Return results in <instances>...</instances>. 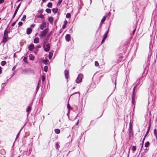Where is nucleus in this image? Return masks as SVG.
<instances>
[{
  "instance_id": "nucleus-1",
  "label": "nucleus",
  "mask_w": 157,
  "mask_h": 157,
  "mask_svg": "<svg viewBox=\"0 0 157 157\" xmlns=\"http://www.w3.org/2000/svg\"><path fill=\"white\" fill-rule=\"evenodd\" d=\"M8 32L7 31H6L4 32V36L3 40L2 42L3 43H6L7 41V35Z\"/></svg>"
},
{
  "instance_id": "nucleus-2",
  "label": "nucleus",
  "mask_w": 157,
  "mask_h": 157,
  "mask_svg": "<svg viewBox=\"0 0 157 157\" xmlns=\"http://www.w3.org/2000/svg\"><path fill=\"white\" fill-rule=\"evenodd\" d=\"M83 78V75L82 74H79L76 80V82L78 83L82 81Z\"/></svg>"
},
{
  "instance_id": "nucleus-3",
  "label": "nucleus",
  "mask_w": 157,
  "mask_h": 157,
  "mask_svg": "<svg viewBox=\"0 0 157 157\" xmlns=\"http://www.w3.org/2000/svg\"><path fill=\"white\" fill-rule=\"evenodd\" d=\"M47 33V31L46 30H45L43 31L40 35L39 36L40 38L43 37L45 36Z\"/></svg>"
},
{
  "instance_id": "nucleus-4",
  "label": "nucleus",
  "mask_w": 157,
  "mask_h": 157,
  "mask_svg": "<svg viewBox=\"0 0 157 157\" xmlns=\"http://www.w3.org/2000/svg\"><path fill=\"white\" fill-rule=\"evenodd\" d=\"M44 50L45 52L48 51L50 48V46L49 44H47L46 45L44 46Z\"/></svg>"
},
{
  "instance_id": "nucleus-5",
  "label": "nucleus",
  "mask_w": 157,
  "mask_h": 157,
  "mask_svg": "<svg viewBox=\"0 0 157 157\" xmlns=\"http://www.w3.org/2000/svg\"><path fill=\"white\" fill-rule=\"evenodd\" d=\"M46 23H42L40 26V29H44L46 27Z\"/></svg>"
},
{
  "instance_id": "nucleus-6",
  "label": "nucleus",
  "mask_w": 157,
  "mask_h": 157,
  "mask_svg": "<svg viewBox=\"0 0 157 157\" xmlns=\"http://www.w3.org/2000/svg\"><path fill=\"white\" fill-rule=\"evenodd\" d=\"M34 48V46L33 44H31L29 47V50L32 51Z\"/></svg>"
},
{
  "instance_id": "nucleus-7",
  "label": "nucleus",
  "mask_w": 157,
  "mask_h": 157,
  "mask_svg": "<svg viewBox=\"0 0 157 157\" xmlns=\"http://www.w3.org/2000/svg\"><path fill=\"white\" fill-rule=\"evenodd\" d=\"M32 30L31 28H27V32H26L28 34H30L32 32Z\"/></svg>"
},
{
  "instance_id": "nucleus-8",
  "label": "nucleus",
  "mask_w": 157,
  "mask_h": 157,
  "mask_svg": "<svg viewBox=\"0 0 157 157\" xmlns=\"http://www.w3.org/2000/svg\"><path fill=\"white\" fill-rule=\"evenodd\" d=\"M39 42V39L38 37H36L34 40V42L35 43L37 44Z\"/></svg>"
},
{
  "instance_id": "nucleus-9",
  "label": "nucleus",
  "mask_w": 157,
  "mask_h": 157,
  "mask_svg": "<svg viewBox=\"0 0 157 157\" xmlns=\"http://www.w3.org/2000/svg\"><path fill=\"white\" fill-rule=\"evenodd\" d=\"M41 62L45 64H47L48 62V59H46L44 60H41Z\"/></svg>"
},
{
  "instance_id": "nucleus-10",
  "label": "nucleus",
  "mask_w": 157,
  "mask_h": 157,
  "mask_svg": "<svg viewBox=\"0 0 157 157\" xmlns=\"http://www.w3.org/2000/svg\"><path fill=\"white\" fill-rule=\"evenodd\" d=\"M67 41H69L70 40L71 37L69 35L67 34V35L65 37Z\"/></svg>"
},
{
  "instance_id": "nucleus-11",
  "label": "nucleus",
  "mask_w": 157,
  "mask_h": 157,
  "mask_svg": "<svg viewBox=\"0 0 157 157\" xmlns=\"http://www.w3.org/2000/svg\"><path fill=\"white\" fill-rule=\"evenodd\" d=\"M69 74V71L67 70H66L65 71V75L66 77V78H67L68 77V75Z\"/></svg>"
},
{
  "instance_id": "nucleus-12",
  "label": "nucleus",
  "mask_w": 157,
  "mask_h": 157,
  "mask_svg": "<svg viewBox=\"0 0 157 157\" xmlns=\"http://www.w3.org/2000/svg\"><path fill=\"white\" fill-rule=\"evenodd\" d=\"M53 18L51 17H50L48 18V21L50 22H52L53 21Z\"/></svg>"
},
{
  "instance_id": "nucleus-13",
  "label": "nucleus",
  "mask_w": 157,
  "mask_h": 157,
  "mask_svg": "<svg viewBox=\"0 0 157 157\" xmlns=\"http://www.w3.org/2000/svg\"><path fill=\"white\" fill-rule=\"evenodd\" d=\"M29 58L30 59L33 60L34 59V56L32 54H30L29 55Z\"/></svg>"
},
{
  "instance_id": "nucleus-14",
  "label": "nucleus",
  "mask_w": 157,
  "mask_h": 157,
  "mask_svg": "<svg viewBox=\"0 0 157 157\" xmlns=\"http://www.w3.org/2000/svg\"><path fill=\"white\" fill-rule=\"evenodd\" d=\"M58 10V9L57 8H54L52 9V11L54 13H57Z\"/></svg>"
},
{
  "instance_id": "nucleus-15",
  "label": "nucleus",
  "mask_w": 157,
  "mask_h": 157,
  "mask_svg": "<svg viewBox=\"0 0 157 157\" xmlns=\"http://www.w3.org/2000/svg\"><path fill=\"white\" fill-rule=\"evenodd\" d=\"M52 55H53V53L52 52H50L49 53V58L50 59H51L52 56Z\"/></svg>"
},
{
  "instance_id": "nucleus-16",
  "label": "nucleus",
  "mask_w": 157,
  "mask_h": 157,
  "mask_svg": "<svg viewBox=\"0 0 157 157\" xmlns=\"http://www.w3.org/2000/svg\"><path fill=\"white\" fill-rule=\"evenodd\" d=\"M67 24V21H65L64 22V24L62 27L63 29H64L65 27L66 26Z\"/></svg>"
},
{
  "instance_id": "nucleus-17",
  "label": "nucleus",
  "mask_w": 157,
  "mask_h": 157,
  "mask_svg": "<svg viewBox=\"0 0 157 157\" xmlns=\"http://www.w3.org/2000/svg\"><path fill=\"white\" fill-rule=\"evenodd\" d=\"M55 132L57 134H59L60 132V130L58 129H56L55 130Z\"/></svg>"
},
{
  "instance_id": "nucleus-18",
  "label": "nucleus",
  "mask_w": 157,
  "mask_h": 157,
  "mask_svg": "<svg viewBox=\"0 0 157 157\" xmlns=\"http://www.w3.org/2000/svg\"><path fill=\"white\" fill-rule=\"evenodd\" d=\"M132 150L133 151V153H134V151L136 150V148L135 146H133L131 148Z\"/></svg>"
},
{
  "instance_id": "nucleus-19",
  "label": "nucleus",
  "mask_w": 157,
  "mask_h": 157,
  "mask_svg": "<svg viewBox=\"0 0 157 157\" xmlns=\"http://www.w3.org/2000/svg\"><path fill=\"white\" fill-rule=\"evenodd\" d=\"M52 4L51 3L49 2L48 3V4L47 5V6L48 8H51V7H52Z\"/></svg>"
},
{
  "instance_id": "nucleus-20",
  "label": "nucleus",
  "mask_w": 157,
  "mask_h": 157,
  "mask_svg": "<svg viewBox=\"0 0 157 157\" xmlns=\"http://www.w3.org/2000/svg\"><path fill=\"white\" fill-rule=\"evenodd\" d=\"M108 31H107L106 33L104 34L103 39L102 41H104L107 37V36Z\"/></svg>"
},
{
  "instance_id": "nucleus-21",
  "label": "nucleus",
  "mask_w": 157,
  "mask_h": 157,
  "mask_svg": "<svg viewBox=\"0 0 157 157\" xmlns=\"http://www.w3.org/2000/svg\"><path fill=\"white\" fill-rule=\"evenodd\" d=\"M46 12L48 13H50L51 12V10L49 9H47L46 10Z\"/></svg>"
},
{
  "instance_id": "nucleus-22",
  "label": "nucleus",
  "mask_w": 157,
  "mask_h": 157,
  "mask_svg": "<svg viewBox=\"0 0 157 157\" xmlns=\"http://www.w3.org/2000/svg\"><path fill=\"white\" fill-rule=\"evenodd\" d=\"M6 63V62L5 61H3L1 62V65L2 66H4L5 65Z\"/></svg>"
},
{
  "instance_id": "nucleus-23",
  "label": "nucleus",
  "mask_w": 157,
  "mask_h": 157,
  "mask_svg": "<svg viewBox=\"0 0 157 157\" xmlns=\"http://www.w3.org/2000/svg\"><path fill=\"white\" fill-rule=\"evenodd\" d=\"M48 67H47V66H45L44 67V71L46 72H47V71H48Z\"/></svg>"
},
{
  "instance_id": "nucleus-24",
  "label": "nucleus",
  "mask_w": 157,
  "mask_h": 157,
  "mask_svg": "<svg viewBox=\"0 0 157 157\" xmlns=\"http://www.w3.org/2000/svg\"><path fill=\"white\" fill-rule=\"evenodd\" d=\"M106 18V17L104 16L102 19L101 20V22H104Z\"/></svg>"
},
{
  "instance_id": "nucleus-25",
  "label": "nucleus",
  "mask_w": 157,
  "mask_h": 157,
  "mask_svg": "<svg viewBox=\"0 0 157 157\" xmlns=\"http://www.w3.org/2000/svg\"><path fill=\"white\" fill-rule=\"evenodd\" d=\"M71 17V14L69 13H67L66 15V17L67 18H69Z\"/></svg>"
},
{
  "instance_id": "nucleus-26",
  "label": "nucleus",
  "mask_w": 157,
  "mask_h": 157,
  "mask_svg": "<svg viewBox=\"0 0 157 157\" xmlns=\"http://www.w3.org/2000/svg\"><path fill=\"white\" fill-rule=\"evenodd\" d=\"M26 16L25 15H24L23 16L22 18L21 19V20L22 21H25V20L26 19Z\"/></svg>"
},
{
  "instance_id": "nucleus-27",
  "label": "nucleus",
  "mask_w": 157,
  "mask_h": 157,
  "mask_svg": "<svg viewBox=\"0 0 157 157\" xmlns=\"http://www.w3.org/2000/svg\"><path fill=\"white\" fill-rule=\"evenodd\" d=\"M149 143L148 142H147L145 144V147H147L149 145Z\"/></svg>"
},
{
  "instance_id": "nucleus-28",
  "label": "nucleus",
  "mask_w": 157,
  "mask_h": 157,
  "mask_svg": "<svg viewBox=\"0 0 157 157\" xmlns=\"http://www.w3.org/2000/svg\"><path fill=\"white\" fill-rule=\"evenodd\" d=\"M38 17L43 18L44 17V16L42 14H40L38 16Z\"/></svg>"
},
{
  "instance_id": "nucleus-29",
  "label": "nucleus",
  "mask_w": 157,
  "mask_h": 157,
  "mask_svg": "<svg viewBox=\"0 0 157 157\" xmlns=\"http://www.w3.org/2000/svg\"><path fill=\"white\" fill-rule=\"evenodd\" d=\"M95 65L96 67H98L99 66V63L97 61H95Z\"/></svg>"
},
{
  "instance_id": "nucleus-30",
  "label": "nucleus",
  "mask_w": 157,
  "mask_h": 157,
  "mask_svg": "<svg viewBox=\"0 0 157 157\" xmlns=\"http://www.w3.org/2000/svg\"><path fill=\"white\" fill-rule=\"evenodd\" d=\"M63 0H59L58 4H57L58 5H60V4L62 2Z\"/></svg>"
},
{
  "instance_id": "nucleus-31",
  "label": "nucleus",
  "mask_w": 157,
  "mask_h": 157,
  "mask_svg": "<svg viewBox=\"0 0 157 157\" xmlns=\"http://www.w3.org/2000/svg\"><path fill=\"white\" fill-rule=\"evenodd\" d=\"M27 58L26 57H24V58L23 59V61L24 62H25L26 63H27Z\"/></svg>"
},
{
  "instance_id": "nucleus-32",
  "label": "nucleus",
  "mask_w": 157,
  "mask_h": 157,
  "mask_svg": "<svg viewBox=\"0 0 157 157\" xmlns=\"http://www.w3.org/2000/svg\"><path fill=\"white\" fill-rule=\"evenodd\" d=\"M154 133L155 135L157 134V132L156 129H155L154 130Z\"/></svg>"
},
{
  "instance_id": "nucleus-33",
  "label": "nucleus",
  "mask_w": 157,
  "mask_h": 157,
  "mask_svg": "<svg viewBox=\"0 0 157 157\" xmlns=\"http://www.w3.org/2000/svg\"><path fill=\"white\" fill-rule=\"evenodd\" d=\"M31 110L30 107L29 106L27 109V112H29Z\"/></svg>"
},
{
  "instance_id": "nucleus-34",
  "label": "nucleus",
  "mask_w": 157,
  "mask_h": 157,
  "mask_svg": "<svg viewBox=\"0 0 157 157\" xmlns=\"http://www.w3.org/2000/svg\"><path fill=\"white\" fill-rule=\"evenodd\" d=\"M150 126H151V124H149V128H148V130H147V132L146 134V135H146V136H147V134L148 133V132H149V129H150Z\"/></svg>"
},
{
  "instance_id": "nucleus-35",
  "label": "nucleus",
  "mask_w": 157,
  "mask_h": 157,
  "mask_svg": "<svg viewBox=\"0 0 157 157\" xmlns=\"http://www.w3.org/2000/svg\"><path fill=\"white\" fill-rule=\"evenodd\" d=\"M17 11H18V10H15V11L14 13V14H13V17H14L16 15V14L17 13Z\"/></svg>"
},
{
  "instance_id": "nucleus-36",
  "label": "nucleus",
  "mask_w": 157,
  "mask_h": 157,
  "mask_svg": "<svg viewBox=\"0 0 157 157\" xmlns=\"http://www.w3.org/2000/svg\"><path fill=\"white\" fill-rule=\"evenodd\" d=\"M42 81L43 82L45 79V77L44 76H42Z\"/></svg>"
},
{
  "instance_id": "nucleus-37",
  "label": "nucleus",
  "mask_w": 157,
  "mask_h": 157,
  "mask_svg": "<svg viewBox=\"0 0 157 157\" xmlns=\"http://www.w3.org/2000/svg\"><path fill=\"white\" fill-rule=\"evenodd\" d=\"M23 25V23L21 21H20L18 23V25L19 26H21Z\"/></svg>"
},
{
  "instance_id": "nucleus-38",
  "label": "nucleus",
  "mask_w": 157,
  "mask_h": 157,
  "mask_svg": "<svg viewBox=\"0 0 157 157\" xmlns=\"http://www.w3.org/2000/svg\"><path fill=\"white\" fill-rule=\"evenodd\" d=\"M146 137V135H145V136H144V139H143V144H142V147H141L142 148L143 147V144L144 142V140Z\"/></svg>"
},
{
  "instance_id": "nucleus-39",
  "label": "nucleus",
  "mask_w": 157,
  "mask_h": 157,
  "mask_svg": "<svg viewBox=\"0 0 157 157\" xmlns=\"http://www.w3.org/2000/svg\"><path fill=\"white\" fill-rule=\"evenodd\" d=\"M146 137V135H145V136H144V139H143V144H142V147H141L142 148L143 147V144L144 142V140Z\"/></svg>"
},
{
  "instance_id": "nucleus-40",
  "label": "nucleus",
  "mask_w": 157,
  "mask_h": 157,
  "mask_svg": "<svg viewBox=\"0 0 157 157\" xmlns=\"http://www.w3.org/2000/svg\"><path fill=\"white\" fill-rule=\"evenodd\" d=\"M146 137V135H145V136H144V139H143V144H142V147H141L142 148L143 147V144L144 142V140Z\"/></svg>"
},
{
  "instance_id": "nucleus-41",
  "label": "nucleus",
  "mask_w": 157,
  "mask_h": 157,
  "mask_svg": "<svg viewBox=\"0 0 157 157\" xmlns=\"http://www.w3.org/2000/svg\"><path fill=\"white\" fill-rule=\"evenodd\" d=\"M20 4H19L17 6L16 10H18L19 8H20Z\"/></svg>"
},
{
  "instance_id": "nucleus-42",
  "label": "nucleus",
  "mask_w": 157,
  "mask_h": 157,
  "mask_svg": "<svg viewBox=\"0 0 157 157\" xmlns=\"http://www.w3.org/2000/svg\"><path fill=\"white\" fill-rule=\"evenodd\" d=\"M35 25L34 24H32L30 26L32 28H33L35 26Z\"/></svg>"
},
{
  "instance_id": "nucleus-43",
  "label": "nucleus",
  "mask_w": 157,
  "mask_h": 157,
  "mask_svg": "<svg viewBox=\"0 0 157 157\" xmlns=\"http://www.w3.org/2000/svg\"><path fill=\"white\" fill-rule=\"evenodd\" d=\"M4 2V0H0V4Z\"/></svg>"
},
{
  "instance_id": "nucleus-44",
  "label": "nucleus",
  "mask_w": 157,
  "mask_h": 157,
  "mask_svg": "<svg viewBox=\"0 0 157 157\" xmlns=\"http://www.w3.org/2000/svg\"><path fill=\"white\" fill-rule=\"evenodd\" d=\"M67 108L69 109L70 107V105H69V104H68L67 105Z\"/></svg>"
},
{
  "instance_id": "nucleus-45",
  "label": "nucleus",
  "mask_w": 157,
  "mask_h": 157,
  "mask_svg": "<svg viewBox=\"0 0 157 157\" xmlns=\"http://www.w3.org/2000/svg\"><path fill=\"white\" fill-rule=\"evenodd\" d=\"M2 73V70L1 67H0V74H1Z\"/></svg>"
},
{
  "instance_id": "nucleus-46",
  "label": "nucleus",
  "mask_w": 157,
  "mask_h": 157,
  "mask_svg": "<svg viewBox=\"0 0 157 157\" xmlns=\"http://www.w3.org/2000/svg\"><path fill=\"white\" fill-rule=\"evenodd\" d=\"M58 146H59V145H58V144L56 143V147L57 149V148L58 147Z\"/></svg>"
},
{
  "instance_id": "nucleus-47",
  "label": "nucleus",
  "mask_w": 157,
  "mask_h": 157,
  "mask_svg": "<svg viewBox=\"0 0 157 157\" xmlns=\"http://www.w3.org/2000/svg\"><path fill=\"white\" fill-rule=\"evenodd\" d=\"M135 90V87H134L133 88V92H134V91Z\"/></svg>"
},
{
  "instance_id": "nucleus-48",
  "label": "nucleus",
  "mask_w": 157,
  "mask_h": 157,
  "mask_svg": "<svg viewBox=\"0 0 157 157\" xmlns=\"http://www.w3.org/2000/svg\"><path fill=\"white\" fill-rule=\"evenodd\" d=\"M14 24H15V23H13V24H12V25L13 26H14Z\"/></svg>"
},
{
  "instance_id": "nucleus-49",
  "label": "nucleus",
  "mask_w": 157,
  "mask_h": 157,
  "mask_svg": "<svg viewBox=\"0 0 157 157\" xmlns=\"http://www.w3.org/2000/svg\"><path fill=\"white\" fill-rule=\"evenodd\" d=\"M37 47H38V48H40V46H37Z\"/></svg>"
},
{
  "instance_id": "nucleus-50",
  "label": "nucleus",
  "mask_w": 157,
  "mask_h": 157,
  "mask_svg": "<svg viewBox=\"0 0 157 157\" xmlns=\"http://www.w3.org/2000/svg\"><path fill=\"white\" fill-rule=\"evenodd\" d=\"M46 0H42V1L44 2H45Z\"/></svg>"
},
{
  "instance_id": "nucleus-51",
  "label": "nucleus",
  "mask_w": 157,
  "mask_h": 157,
  "mask_svg": "<svg viewBox=\"0 0 157 157\" xmlns=\"http://www.w3.org/2000/svg\"><path fill=\"white\" fill-rule=\"evenodd\" d=\"M18 134H17V138H17V136H18Z\"/></svg>"
},
{
  "instance_id": "nucleus-52",
  "label": "nucleus",
  "mask_w": 157,
  "mask_h": 157,
  "mask_svg": "<svg viewBox=\"0 0 157 157\" xmlns=\"http://www.w3.org/2000/svg\"><path fill=\"white\" fill-rule=\"evenodd\" d=\"M132 99L133 100V98L132 97Z\"/></svg>"
},
{
  "instance_id": "nucleus-53",
  "label": "nucleus",
  "mask_w": 157,
  "mask_h": 157,
  "mask_svg": "<svg viewBox=\"0 0 157 157\" xmlns=\"http://www.w3.org/2000/svg\"><path fill=\"white\" fill-rule=\"evenodd\" d=\"M1 19V18H0V20Z\"/></svg>"
}]
</instances>
